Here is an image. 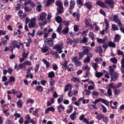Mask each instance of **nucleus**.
I'll return each instance as SVG.
<instances>
[{
    "label": "nucleus",
    "mask_w": 124,
    "mask_h": 124,
    "mask_svg": "<svg viewBox=\"0 0 124 124\" xmlns=\"http://www.w3.org/2000/svg\"><path fill=\"white\" fill-rule=\"evenodd\" d=\"M109 68V74L110 76V82H112L113 81V82H115L116 80L119 78V75L116 71H115V70L114 69L112 68V66H109L108 67Z\"/></svg>",
    "instance_id": "obj_1"
},
{
    "label": "nucleus",
    "mask_w": 124,
    "mask_h": 124,
    "mask_svg": "<svg viewBox=\"0 0 124 124\" xmlns=\"http://www.w3.org/2000/svg\"><path fill=\"white\" fill-rule=\"evenodd\" d=\"M55 4L57 5L58 7L57 8V12L56 14V16H58L59 14H62V13H63V6L62 5V1H56L55 2Z\"/></svg>",
    "instance_id": "obj_2"
},
{
    "label": "nucleus",
    "mask_w": 124,
    "mask_h": 124,
    "mask_svg": "<svg viewBox=\"0 0 124 124\" xmlns=\"http://www.w3.org/2000/svg\"><path fill=\"white\" fill-rule=\"evenodd\" d=\"M62 48H63V43H59L55 45L52 49L56 50V51L58 52L59 54H62Z\"/></svg>",
    "instance_id": "obj_3"
},
{
    "label": "nucleus",
    "mask_w": 124,
    "mask_h": 124,
    "mask_svg": "<svg viewBox=\"0 0 124 124\" xmlns=\"http://www.w3.org/2000/svg\"><path fill=\"white\" fill-rule=\"evenodd\" d=\"M36 20V19L35 17L32 18L31 19L30 22L28 25L29 29H32V28L35 27V25H36V22H35Z\"/></svg>",
    "instance_id": "obj_4"
},
{
    "label": "nucleus",
    "mask_w": 124,
    "mask_h": 124,
    "mask_svg": "<svg viewBox=\"0 0 124 124\" xmlns=\"http://www.w3.org/2000/svg\"><path fill=\"white\" fill-rule=\"evenodd\" d=\"M9 40V37L8 35H5L4 37H2L1 39V43L3 44V46H6L7 45V41Z\"/></svg>",
    "instance_id": "obj_5"
},
{
    "label": "nucleus",
    "mask_w": 124,
    "mask_h": 124,
    "mask_svg": "<svg viewBox=\"0 0 124 124\" xmlns=\"http://www.w3.org/2000/svg\"><path fill=\"white\" fill-rule=\"evenodd\" d=\"M96 4L101 7H103V8H108V6L106 5L104 2L101 1H97Z\"/></svg>",
    "instance_id": "obj_6"
},
{
    "label": "nucleus",
    "mask_w": 124,
    "mask_h": 124,
    "mask_svg": "<svg viewBox=\"0 0 124 124\" xmlns=\"http://www.w3.org/2000/svg\"><path fill=\"white\" fill-rule=\"evenodd\" d=\"M84 6L85 7L87 8V9L91 10V9L93 8V5L92 3V2H90V1H88L85 2V3L84 4Z\"/></svg>",
    "instance_id": "obj_7"
},
{
    "label": "nucleus",
    "mask_w": 124,
    "mask_h": 124,
    "mask_svg": "<svg viewBox=\"0 0 124 124\" xmlns=\"http://www.w3.org/2000/svg\"><path fill=\"white\" fill-rule=\"evenodd\" d=\"M106 4H108V5H110L111 9L114 8L113 5H114V1L113 0H106L105 1Z\"/></svg>",
    "instance_id": "obj_8"
},
{
    "label": "nucleus",
    "mask_w": 124,
    "mask_h": 124,
    "mask_svg": "<svg viewBox=\"0 0 124 124\" xmlns=\"http://www.w3.org/2000/svg\"><path fill=\"white\" fill-rule=\"evenodd\" d=\"M106 39H103L99 38H96V39L97 40V42L99 43V44H104L106 42V41L107 40V37H105Z\"/></svg>",
    "instance_id": "obj_9"
},
{
    "label": "nucleus",
    "mask_w": 124,
    "mask_h": 124,
    "mask_svg": "<svg viewBox=\"0 0 124 124\" xmlns=\"http://www.w3.org/2000/svg\"><path fill=\"white\" fill-rule=\"evenodd\" d=\"M82 50V52L84 53V55H86L90 52V49H89V47L87 46H83Z\"/></svg>",
    "instance_id": "obj_10"
},
{
    "label": "nucleus",
    "mask_w": 124,
    "mask_h": 124,
    "mask_svg": "<svg viewBox=\"0 0 124 124\" xmlns=\"http://www.w3.org/2000/svg\"><path fill=\"white\" fill-rule=\"evenodd\" d=\"M47 14L45 13H42L40 15V18L38 19V21H44L45 19L46 18Z\"/></svg>",
    "instance_id": "obj_11"
},
{
    "label": "nucleus",
    "mask_w": 124,
    "mask_h": 124,
    "mask_svg": "<svg viewBox=\"0 0 124 124\" xmlns=\"http://www.w3.org/2000/svg\"><path fill=\"white\" fill-rule=\"evenodd\" d=\"M51 111V112H55V108L53 107H50L47 108L45 110L46 114H49V112Z\"/></svg>",
    "instance_id": "obj_12"
},
{
    "label": "nucleus",
    "mask_w": 124,
    "mask_h": 124,
    "mask_svg": "<svg viewBox=\"0 0 124 124\" xmlns=\"http://www.w3.org/2000/svg\"><path fill=\"white\" fill-rule=\"evenodd\" d=\"M95 51L96 53H99L100 55H101L102 54V47L101 46H98L96 47V49L95 50Z\"/></svg>",
    "instance_id": "obj_13"
},
{
    "label": "nucleus",
    "mask_w": 124,
    "mask_h": 124,
    "mask_svg": "<svg viewBox=\"0 0 124 124\" xmlns=\"http://www.w3.org/2000/svg\"><path fill=\"white\" fill-rule=\"evenodd\" d=\"M113 20L115 23H118V22H119L120 20V19H119V15L116 14L113 16Z\"/></svg>",
    "instance_id": "obj_14"
},
{
    "label": "nucleus",
    "mask_w": 124,
    "mask_h": 124,
    "mask_svg": "<svg viewBox=\"0 0 124 124\" xmlns=\"http://www.w3.org/2000/svg\"><path fill=\"white\" fill-rule=\"evenodd\" d=\"M42 62H44L45 64H46V68H48V67H50V62H49L46 59H42Z\"/></svg>",
    "instance_id": "obj_15"
},
{
    "label": "nucleus",
    "mask_w": 124,
    "mask_h": 124,
    "mask_svg": "<svg viewBox=\"0 0 124 124\" xmlns=\"http://www.w3.org/2000/svg\"><path fill=\"white\" fill-rule=\"evenodd\" d=\"M35 90L40 93H42V92H43V87L40 85H38L36 86Z\"/></svg>",
    "instance_id": "obj_16"
},
{
    "label": "nucleus",
    "mask_w": 124,
    "mask_h": 124,
    "mask_svg": "<svg viewBox=\"0 0 124 124\" xmlns=\"http://www.w3.org/2000/svg\"><path fill=\"white\" fill-rule=\"evenodd\" d=\"M95 76L97 78H100V77H101V76H103V73L98 72H97V70H96Z\"/></svg>",
    "instance_id": "obj_17"
},
{
    "label": "nucleus",
    "mask_w": 124,
    "mask_h": 124,
    "mask_svg": "<svg viewBox=\"0 0 124 124\" xmlns=\"http://www.w3.org/2000/svg\"><path fill=\"white\" fill-rule=\"evenodd\" d=\"M107 93H108V95H107ZM112 90L110 88L108 89L107 93H104V95H105V96H111V95H112Z\"/></svg>",
    "instance_id": "obj_18"
},
{
    "label": "nucleus",
    "mask_w": 124,
    "mask_h": 124,
    "mask_svg": "<svg viewBox=\"0 0 124 124\" xmlns=\"http://www.w3.org/2000/svg\"><path fill=\"white\" fill-rule=\"evenodd\" d=\"M75 0H71L70 1V9H73L74 8V6H75Z\"/></svg>",
    "instance_id": "obj_19"
},
{
    "label": "nucleus",
    "mask_w": 124,
    "mask_h": 124,
    "mask_svg": "<svg viewBox=\"0 0 124 124\" xmlns=\"http://www.w3.org/2000/svg\"><path fill=\"white\" fill-rule=\"evenodd\" d=\"M67 70L68 71V72L73 71V64H69L67 67Z\"/></svg>",
    "instance_id": "obj_20"
},
{
    "label": "nucleus",
    "mask_w": 124,
    "mask_h": 124,
    "mask_svg": "<svg viewBox=\"0 0 124 124\" xmlns=\"http://www.w3.org/2000/svg\"><path fill=\"white\" fill-rule=\"evenodd\" d=\"M114 92L115 95H119V94H120L121 93V90H120V89L119 88L116 87L114 89Z\"/></svg>",
    "instance_id": "obj_21"
},
{
    "label": "nucleus",
    "mask_w": 124,
    "mask_h": 124,
    "mask_svg": "<svg viewBox=\"0 0 124 124\" xmlns=\"http://www.w3.org/2000/svg\"><path fill=\"white\" fill-rule=\"evenodd\" d=\"M14 49L15 48V46H13L11 43L9 45V50L12 53V54H13V51L14 50Z\"/></svg>",
    "instance_id": "obj_22"
},
{
    "label": "nucleus",
    "mask_w": 124,
    "mask_h": 124,
    "mask_svg": "<svg viewBox=\"0 0 124 124\" xmlns=\"http://www.w3.org/2000/svg\"><path fill=\"white\" fill-rule=\"evenodd\" d=\"M9 108H8L6 110H4V108H3L2 109V112L4 113V114H5L6 117H8V116H9V115L10 114L9 112H7V111H9Z\"/></svg>",
    "instance_id": "obj_23"
},
{
    "label": "nucleus",
    "mask_w": 124,
    "mask_h": 124,
    "mask_svg": "<svg viewBox=\"0 0 124 124\" xmlns=\"http://www.w3.org/2000/svg\"><path fill=\"white\" fill-rule=\"evenodd\" d=\"M68 31H69V28L68 27H65L62 31V32L63 34H66L68 33Z\"/></svg>",
    "instance_id": "obj_24"
},
{
    "label": "nucleus",
    "mask_w": 124,
    "mask_h": 124,
    "mask_svg": "<svg viewBox=\"0 0 124 124\" xmlns=\"http://www.w3.org/2000/svg\"><path fill=\"white\" fill-rule=\"evenodd\" d=\"M55 2V0H47V2L46 3V6L48 7L50 4L54 3Z\"/></svg>",
    "instance_id": "obj_25"
},
{
    "label": "nucleus",
    "mask_w": 124,
    "mask_h": 124,
    "mask_svg": "<svg viewBox=\"0 0 124 124\" xmlns=\"http://www.w3.org/2000/svg\"><path fill=\"white\" fill-rule=\"evenodd\" d=\"M56 21L58 24H61L62 22V18L60 16H58L56 17Z\"/></svg>",
    "instance_id": "obj_26"
},
{
    "label": "nucleus",
    "mask_w": 124,
    "mask_h": 124,
    "mask_svg": "<svg viewBox=\"0 0 124 124\" xmlns=\"http://www.w3.org/2000/svg\"><path fill=\"white\" fill-rule=\"evenodd\" d=\"M108 47H113V48H115V47H116V44L112 41H110L108 43Z\"/></svg>",
    "instance_id": "obj_27"
},
{
    "label": "nucleus",
    "mask_w": 124,
    "mask_h": 124,
    "mask_svg": "<svg viewBox=\"0 0 124 124\" xmlns=\"http://www.w3.org/2000/svg\"><path fill=\"white\" fill-rule=\"evenodd\" d=\"M48 78H54L55 77V73L53 71H51L48 74Z\"/></svg>",
    "instance_id": "obj_28"
},
{
    "label": "nucleus",
    "mask_w": 124,
    "mask_h": 124,
    "mask_svg": "<svg viewBox=\"0 0 124 124\" xmlns=\"http://www.w3.org/2000/svg\"><path fill=\"white\" fill-rule=\"evenodd\" d=\"M17 107L18 108H21L23 106V103L21 101V100H18V101L16 102Z\"/></svg>",
    "instance_id": "obj_29"
},
{
    "label": "nucleus",
    "mask_w": 124,
    "mask_h": 124,
    "mask_svg": "<svg viewBox=\"0 0 124 124\" xmlns=\"http://www.w3.org/2000/svg\"><path fill=\"white\" fill-rule=\"evenodd\" d=\"M84 55H85L83 53V51L82 52H78V61H80V60H81V59H83V58H84Z\"/></svg>",
    "instance_id": "obj_30"
},
{
    "label": "nucleus",
    "mask_w": 124,
    "mask_h": 124,
    "mask_svg": "<svg viewBox=\"0 0 124 124\" xmlns=\"http://www.w3.org/2000/svg\"><path fill=\"white\" fill-rule=\"evenodd\" d=\"M111 28L113 31H119V27H118V26L115 24H112L111 25Z\"/></svg>",
    "instance_id": "obj_31"
},
{
    "label": "nucleus",
    "mask_w": 124,
    "mask_h": 124,
    "mask_svg": "<svg viewBox=\"0 0 124 124\" xmlns=\"http://www.w3.org/2000/svg\"><path fill=\"white\" fill-rule=\"evenodd\" d=\"M114 40L115 42H118L121 40V36L120 35L116 34L115 35Z\"/></svg>",
    "instance_id": "obj_32"
},
{
    "label": "nucleus",
    "mask_w": 124,
    "mask_h": 124,
    "mask_svg": "<svg viewBox=\"0 0 124 124\" xmlns=\"http://www.w3.org/2000/svg\"><path fill=\"white\" fill-rule=\"evenodd\" d=\"M71 81H73L74 83H76V82L79 83L80 82V80L77 77L72 78Z\"/></svg>",
    "instance_id": "obj_33"
},
{
    "label": "nucleus",
    "mask_w": 124,
    "mask_h": 124,
    "mask_svg": "<svg viewBox=\"0 0 124 124\" xmlns=\"http://www.w3.org/2000/svg\"><path fill=\"white\" fill-rule=\"evenodd\" d=\"M29 103H31V104H33V103H34V100H33L32 99L29 98L27 100H26V104H29Z\"/></svg>",
    "instance_id": "obj_34"
},
{
    "label": "nucleus",
    "mask_w": 124,
    "mask_h": 124,
    "mask_svg": "<svg viewBox=\"0 0 124 124\" xmlns=\"http://www.w3.org/2000/svg\"><path fill=\"white\" fill-rule=\"evenodd\" d=\"M76 116V111H74L72 114L70 116V118L72 121L75 120V116Z\"/></svg>",
    "instance_id": "obj_35"
},
{
    "label": "nucleus",
    "mask_w": 124,
    "mask_h": 124,
    "mask_svg": "<svg viewBox=\"0 0 124 124\" xmlns=\"http://www.w3.org/2000/svg\"><path fill=\"white\" fill-rule=\"evenodd\" d=\"M67 45H72L73 41L70 38H68L66 40Z\"/></svg>",
    "instance_id": "obj_36"
},
{
    "label": "nucleus",
    "mask_w": 124,
    "mask_h": 124,
    "mask_svg": "<svg viewBox=\"0 0 124 124\" xmlns=\"http://www.w3.org/2000/svg\"><path fill=\"white\" fill-rule=\"evenodd\" d=\"M62 30V27L61 26V25H59V27H58L56 31L57 32H58L59 34H62V32L61 31Z\"/></svg>",
    "instance_id": "obj_37"
},
{
    "label": "nucleus",
    "mask_w": 124,
    "mask_h": 124,
    "mask_svg": "<svg viewBox=\"0 0 124 124\" xmlns=\"http://www.w3.org/2000/svg\"><path fill=\"white\" fill-rule=\"evenodd\" d=\"M104 115L102 114V113H100L98 115H97V117L96 119L97 120H98V121H100V120H101V119H103L104 117Z\"/></svg>",
    "instance_id": "obj_38"
},
{
    "label": "nucleus",
    "mask_w": 124,
    "mask_h": 124,
    "mask_svg": "<svg viewBox=\"0 0 124 124\" xmlns=\"http://www.w3.org/2000/svg\"><path fill=\"white\" fill-rule=\"evenodd\" d=\"M6 4L4 3V2L3 4H0V9H2V10H3V9H5V8H6Z\"/></svg>",
    "instance_id": "obj_39"
},
{
    "label": "nucleus",
    "mask_w": 124,
    "mask_h": 124,
    "mask_svg": "<svg viewBox=\"0 0 124 124\" xmlns=\"http://www.w3.org/2000/svg\"><path fill=\"white\" fill-rule=\"evenodd\" d=\"M24 10L25 12H30V11H31V8H30V7L28 6H24Z\"/></svg>",
    "instance_id": "obj_40"
},
{
    "label": "nucleus",
    "mask_w": 124,
    "mask_h": 124,
    "mask_svg": "<svg viewBox=\"0 0 124 124\" xmlns=\"http://www.w3.org/2000/svg\"><path fill=\"white\" fill-rule=\"evenodd\" d=\"M48 47H47V46H45L41 48V50L43 53H46V52L48 51Z\"/></svg>",
    "instance_id": "obj_41"
},
{
    "label": "nucleus",
    "mask_w": 124,
    "mask_h": 124,
    "mask_svg": "<svg viewBox=\"0 0 124 124\" xmlns=\"http://www.w3.org/2000/svg\"><path fill=\"white\" fill-rule=\"evenodd\" d=\"M18 44L19 42L16 40H14L12 43H11V44H12V45L15 46V48H16V46Z\"/></svg>",
    "instance_id": "obj_42"
},
{
    "label": "nucleus",
    "mask_w": 124,
    "mask_h": 124,
    "mask_svg": "<svg viewBox=\"0 0 124 124\" xmlns=\"http://www.w3.org/2000/svg\"><path fill=\"white\" fill-rule=\"evenodd\" d=\"M83 122L85 123L86 124H93L94 123L93 121H90V122H89V121H88V119L87 118H84L83 120Z\"/></svg>",
    "instance_id": "obj_43"
},
{
    "label": "nucleus",
    "mask_w": 124,
    "mask_h": 124,
    "mask_svg": "<svg viewBox=\"0 0 124 124\" xmlns=\"http://www.w3.org/2000/svg\"><path fill=\"white\" fill-rule=\"evenodd\" d=\"M103 122H104V123H105L106 124H107L108 123H109V119H108V117H103Z\"/></svg>",
    "instance_id": "obj_44"
},
{
    "label": "nucleus",
    "mask_w": 124,
    "mask_h": 124,
    "mask_svg": "<svg viewBox=\"0 0 124 124\" xmlns=\"http://www.w3.org/2000/svg\"><path fill=\"white\" fill-rule=\"evenodd\" d=\"M89 37L92 39V40H93L94 39V34L93 32H89Z\"/></svg>",
    "instance_id": "obj_45"
},
{
    "label": "nucleus",
    "mask_w": 124,
    "mask_h": 124,
    "mask_svg": "<svg viewBox=\"0 0 124 124\" xmlns=\"http://www.w3.org/2000/svg\"><path fill=\"white\" fill-rule=\"evenodd\" d=\"M92 66L94 69V70H96L97 69V67L98 66V65H97V63L93 62L92 63Z\"/></svg>",
    "instance_id": "obj_46"
},
{
    "label": "nucleus",
    "mask_w": 124,
    "mask_h": 124,
    "mask_svg": "<svg viewBox=\"0 0 124 124\" xmlns=\"http://www.w3.org/2000/svg\"><path fill=\"white\" fill-rule=\"evenodd\" d=\"M23 64H24V65L31 66V62L30 61H26L23 63Z\"/></svg>",
    "instance_id": "obj_47"
},
{
    "label": "nucleus",
    "mask_w": 124,
    "mask_h": 124,
    "mask_svg": "<svg viewBox=\"0 0 124 124\" xmlns=\"http://www.w3.org/2000/svg\"><path fill=\"white\" fill-rule=\"evenodd\" d=\"M110 62H112L113 63H117L118 62V60L116 58H111L110 59Z\"/></svg>",
    "instance_id": "obj_48"
},
{
    "label": "nucleus",
    "mask_w": 124,
    "mask_h": 124,
    "mask_svg": "<svg viewBox=\"0 0 124 124\" xmlns=\"http://www.w3.org/2000/svg\"><path fill=\"white\" fill-rule=\"evenodd\" d=\"M101 107L102 109L103 113H106V112H107V108L106 107H105L103 105H101Z\"/></svg>",
    "instance_id": "obj_49"
},
{
    "label": "nucleus",
    "mask_w": 124,
    "mask_h": 124,
    "mask_svg": "<svg viewBox=\"0 0 124 124\" xmlns=\"http://www.w3.org/2000/svg\"><path fill=\"white\" fill-rule=\"evenodd\" d=\"M52 68L53 69V70H55V71H57V70H58V65H57V64L56 63H53V64L52 65Z\"/></svg>",
    "instance_id": "obj_50"
},
{
    "label": "nucleus",
    "mask_w": 124,
    "mask_h": 124,
    "mask_svg": "<svg viewBox=\"0 0 124 124\" xmlns=\"http://www.w3.org/2000/svg\"><path fill=\"white\" fill-rule=\"evenodd\" d=\"M63 100V96L62 95L60 97V98H58L57 100L58 104H60L62 101Z\"/></svg>",
    "instance_id": "obj_51"
},
{
    "label": "nucleus",
    "mask_w": 124,
    "mask_h": 124,
    "mask_svg": "<svg viewBox=\"0 0 124 124\" xmlns=\"http://www.w3.org/2000/svg\"><path fill=\"white\" fill-rule=\"evenodd\" d=\"M85 24L86 28L87 27H90V26L91 25V24L89 22V20H88L87 19H85Z\"/></svg>",
    "instance_id": "obj_52"
},
{
    "label": "nucleus",
    "mask_w": 124,
    "mask_h": 124,
    "mask_svg": "<svg viewBox=\"0 0 124 124\" xmlns=\"http://www.w3.org/2000/svg\"><path fill=\"white\" fill-rule=\"evenodd\" d=\"M86 95H91L92 94V92L91 91H89L88 90H84Z\"/></svg>",
    "instance_id": "obj_53"
},
{
    "label": "nucleus",
    "mask_w": 124,
    "mask_h": 124,
    "mask_svg": "<svg viewBox=\"0 0 124 124\" xmlns=\"http://www.w3.org/2000/svg\"><path fill=\"white\" fill-rule=\"evenodd\" d=\"M71 85L70 84H67L65 86V89L64 90V92L65 93H66V92H67V91H68L69 90V89L68 88L70 87Z\"/></svg>",
    "instance_id": "obj_54"
},
{
    "label": "nucleus",
    "mask_w": 124,
    "mask_h": 124,
    "mask_svg": "<svg viewBox=\"0 0 124 124\" xmlns=\"http://www.w3.org/2000/svg\"><path fill=\"white\" fill-rule=\"evenodd\" d=\"M29 56V53H26L25 51L22 53V58L27 59Z\"/></svg>",
    "instance_id": "obj_55"
},
{
    "label": "nucleus",
    "mask_w": 124,
    "mask_h": 124,
    "mask_svg": "<svg viewBox=\"0 0 124 124\" xmlns=\"http://www.w3.org/2000/svg\"><path fill=\"white\" fill-rule=\"evenodd\" d=\"M91 62V59L86 57L85 59L84 60V63H89Z\"/></svg>",
    "instance_id": "obj_56"
},
{
    "label": "nucleus",
    "mask_w": 124,
    "mask_h": 124,
    "mask_svg": "<svg viewBox=\"0 0 124 124\" xmlns=\"http://www.w3.org/2000/svg\"><path fill=\"white\" fill-rule=\"evenodd\" d=\"M31 0H25V3H24V6H27L29 4H31Z\"/></svg>",
    "instance_id": "obj_57"
},
{
    "label": "nucleus",
    "mask_w": 124,
    "mask_h": 124,
    "mask_svg": "<svg viewBox=\"0 0 124 124\" xmlns=\"http://www.w3.org/2000/svg\"><path fill=\"white\" fill-rule=\"evenodd\" d=\"M31 70H32V67L31 66L30 67H29L27 69V74H31Z\"/></svg>",
    "instance_id": "obj_58"
},
{
    "label": "nucleus",
    "mask_w": 124,
    "mask_h": 124,
    "mask_svg": "<svg viewBox=\"0 0 124 124\" xmlns=\"http://www.w3.org/2000/svg\"><path fill=\"white\" fill-rule=\"evenodd\" d=\"M41 7H42V5H38L36 8L37 11H38V12H40V11H41Z\"/></svg>",
    "instance_id": "obj_59"
},
{
    "label": "nucleus",
    "mask_w": 124,
    "mask_h": 124,
    "mask_svg": "<svg viewBox=\"0 0 124 124\" xmlns=\"http://www.w3.org/2000/svg\"><path fill=\"white\" fill-rule=\"evenodd\" d=\"M75 65H76V66H80V65H81L82 64V62H81L80 61H77L75 63Z\"/></svg>",
    "instance_id": "obj_60"
},
{
    "label": "nucleus",
    "mask_w": 124,
    "mask_h": 124,
    "mask_svg": "<svg viewBox=\"0 0 124 124\" xmlns=\"http://www.w3.org/2000/svg\"><path fill=\"white\" fill-rule=\"evenodd\" d=\"M70 23L69 21H63V24L65 27H68Z\"/></svg>",
    "instance_id": "obj_61"
},
{
    "label": "nucleus",
    "mask_w": 124,
    "mask_h": 124,
    "mask_svg": "<svg viewBox=\"0 0 124 124\" xmlns=\"http://www.w3.org/2000/svg\"><path fill=\"white\" fill-rule=\"evenodd\" d=\"M45 42V45L46 47H47V48H49V47H51V44L50 43L46 42Z\"/></svg>",
    "instance_id": "obj_62"
},
{
    "label": "nucleus",
    "mask_w": 124,
    "mask_h": 124,
    "mask_svg": "<svg viewBox=\"0 0 124 124\" xmlns=\"http://www.w3.org/2000/svg\"><path fill=\"white\" fill-rule=\"evenodd\" d=\"M74 31L76 32L78 31H79V28L78 27V25H75L74 26Z\"/></svg>",
    "instance_id": "obj_63"
},
{
    "label": "nucleus",
    "mask_w": 124,
    "mask_h": 124,
    "mask_svg": "<svg viewBox=\"0 0 124 124\" xmlns=\"http://www.w3.org/2000/svg\"><path fill=\"white\" fill-rule=\"evenodd\" d=\"M53 40H54V39H53L52 38H49L46 39L44 41V42L50 43V42H52V41Z\"/></svg>",
    "instance_id": "obj_64"
}]
</instances>
